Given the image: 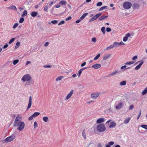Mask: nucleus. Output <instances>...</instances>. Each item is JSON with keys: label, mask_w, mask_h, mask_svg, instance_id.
I'll return each mask as SVG.
<instances>
[{"label": "nucleus", "mask_w": 147, "mask_h": 147, "mask_svg": "<svg viewBox=\"0 0 147 147\" xmlns=\"http://www.w3.org/2000/svg\"><path fill=\"white\" fill-rule=\"evenodd\" d=\"M65 21L63 20H62L59 22L58 24V25L60 26L62 24H63L65 23Z\"/></svg>", "instance_id": "nucleus-46"}, {"label": "nucleus", "mask_w": 147, "mask_h": 147, "mask_svg": "<svg viewBox=\"0 0 147 147\" xmlns=\"http://www.w3.org/2000/svg\"><path fill=\"white\" fill-rule=\"evenodd\" d=\"M32 103V97L30 96L29 97V101L28 104L27 108V110H28L30 109L31 107Z\"/></svg>", "instance_id": "nucleus-8"}, {"label": "nucleus", "mask_w": 147, "mask_h": 147, "mask_svg": "<svg viewBox=\"0 0 147 147\" xmlns=\"http://www.w3.org/2000/svg\"><path fill=\"white\" fill-rule=\"evenodd\" d=\"M101 31L103 34H105V27H102L101 28Z\"/></svg>", "instance_id": "nucleus-34"}, {"label": "nucleus", "mask_w": 147, "mask_h": 147, "mask_svg": "<svg viewBox=\"0 0 147 147\" xmlns=\"http://www.w3.org/2000/svg\"><path fill=\"white\" fill-rule=\"evenodd\" d=\"M34 128H36V127H38V125L36 121H35L34 123Z\"/></svg>", "instance_id": "nucleus-42"}, {"label": "nucleus", "mask_w": 147, "mask_h": 147, "mask_svg": "<svg viewBox=\"0 0 147 147\" xmlns=\"http://www.w3.org/2000/svg\"><path fill=\"white\" fill-rule=\"evenodd\" d=\"M99 94L98 93L92 94L91 95V97L93 99H96L98 96Z\"/></svg>", "instance_id": "nucleus-12"}, {"label": "nucleus", "mask_w": 147, "mask_h": 147, "mask_svg": "<svg viewBox=\"0 0 147 147\" xmlns=\"http://www.w3.org/2000/svg\"><path fill=\"white\" fill-rule=\"evenodd\" d=\"M19 61V60L18 59H16L14 60L13 61V64L14 65L18 63Z\"/></svg>", "instance_id": "nucleus-38"}, {"label": "nucleus", "mask_w": 147, "mask_h": 147, "mask_svg": "<svg viewBox=\"0 0 147 147\" xmlns=\"http://www.w3.org/2000/svg\"><path fill=\"white\" fill-rule=\"evenodd\" d=\"M71 16H69L68 18H66L65 19V20L66 21H68L69 20H71Z\"/></svg>", "instance_id": "nucleus-62"}, {"label": "nucleus", "mask_w": 147, "mask_h": 147, "mask_svg": "<svg viewBox=\"0 0 147 147\" xmlns=\"http://www.w3.org/2000/svg\"><path fill=\"white\" fill-rule=\"evenodd\" d=\"M114 144V142L113 141H111L109 142V145L110 146H111L113 145Z\"/></svg>", "instance_id": "nucleus-53"}, {"label": "nucleus", "mask_w": 147, "mask_h": 147, "mask_svg": "<svg viewBox=\"0 0 147 147\" xmlns=\"http://www.w3.org/2000/svg\"><path fill=\"white\" fill-rule=\"evenodd\" d=\"M48 5H46L44 8V11H48Z\"/></svg>", "instance_id": "nucleus-48"}, {"label": "nucleus", "mask_w": 147, "mask_h": 147, "mask_svg": "<svg viewBox=\"0 0 147 147\" xmlns=\"http://www.w3.org/2000/svg\"><path fill=\"white\" fill-rule=\"evenodd\" d=\"M111 30V29L109 27H107L106 28V31L107 32H110Z\"/></svg>", "instance_id": "nucleus-56"}, {"label": "nucleus", "mask_w": 147, "mask_h": 147, "mask_svg": "<svg viewBox=\"0 0 147 147\" xmlns=\"http://www.w3.org/2000/svg\"><path fill=\"white\" fill-rule=\"evenodd\" d=\"M101 15V14L100 13H99L98 14H96L94 16L96 19H97Z\"/></svg>", "instance_id": "nucleus-39"}, {"label": "nucleus", "mask_w": 147, "mask_h": 147, "mask_svg": "<svg viewBox=\"0 0 147 147\" xmlns=\"http://www.w3.org/2000/svg\"><path fill=\"white\" fill-rule=\"evenodd\" d=\"M16 136L14 134H12L11 136L6 138L3 141L4 143H7L13 140L15 138Z\"/></svg>", "instance_id": "nucleus-3"}, {"label": "nucleus", "mask_w": 147, "mask_h": 147, "mask_svg": "<svg viewBox=\"0 0 147 147\" xmlns=\"http://www.w3.org/2000/svg\"><path fill=\"white\" fill-rule=\"evenodd\" d=\"M24 20V19L23 18H21L19 20V22L22 23L23 22Z\"/></svg>", "instance_id": "nucleus-45"}, {"label": "nucleus", "mask_w": 147, "mask_h": 147, "mask_svg": "<svg viewBox=\"0 0 147 147\" xmlns=\"http://www.w3.org/2000/svg\"><path fill=\"white\" fill-rule=\"evenodd\" d=\"M88 14V13H85L80 18L82 20Z\"/></svg>", "instance_id": "nucleus-27"}, {"label": "nucleus", "mask_w": 147, "mask_h": 147, "mask_svg": "<svg viewBox=\"0 0 147 147\" xmlns=\"http://www.w3.org/2000/svg\"><path fill=\"white\" fill-rule=\"evenodd\" d=\"M100 54L99 53L98 54L94 59V60H96L97 59H98V58L100 56Z\"/></svg>", "instance_id": "nucleus-36"}, {"label": "nucleus", "mask_w": 147, "mask_h": 147, "mask_svg": "<svg viewBox=\"0 0 147 147\" xmlns=\"http://www.w3.org/2000/svg\"><path fill=\"white\" fill-rule=\"evenodd\" d=\"M18 23H16L14 24L13 27V28L15 29L18 26Z\"/></svg>", "instance_id": "nucleus-43"}, {"label": "nucleus", "mask_w": 147, "mask_h": 147, "mask_svg": "<svg viewBox=\"0 0 147 147\" xmlns=\"http://www.w3.org/2000/svg\"><path fill=\"white\" fill-rule=\"evenodd\" d=\"M120 85L121 86H125L126 84V82L125 81H123L120 83Z\"/></svg>", "instance_id": "nucleus-31"}, {"label": "nucleus", "mask_w": 147, "mask_h": 147, "mask_svg": "<svg viewBox=\"0 0 147 147\" xmlns=\"http://www.w3.org/2000/svg\"><path fill=\"white\" fill-rule=\"evenodd\" d=\"M114 48L113 44L111 45L109 47H107L105 50H108Z\"/></svg>", "instance_id": "nucleus-25"}, {"label": "nucleus", "mask_w": 147, "mask_h": 147, "mask_svg": "<svg viewBox=\"0 0 147 147\" xmlns=\"http://www.w3.org/2000/svg\"><path fill=\"white\" fill-rule=\"evenodd\" d=\"M101 66V65L100 64L97 63L92 65V67L96 69L100 68Z\"/></svg>", "instance_id": "nucleus-10"}, {"label": "nucleus", "mask_w": 147, "mask_h": 147, "mask_svg": "<svg viewBox=\"0 0 147 147\" xmlns=\"http://www.w3.org/2000/svg\"><path fill=\"white\" fill-rule=\"evenodd\" d=\"M123 106V103L122 102H120L115 107L117 109L119 110L122 108Z\"/></svg>", "instance_id": "nucleus-9"}, {"label": "nucleus", "mask_w": 147, "mask_h": 147, "mask_svg": "<svg viewBox=\"0 0 147 147\" xmlns=\"http://www.w3.org/2000/svg\"><path fill=\"white\" fill-rule=\"evenodd\" d=\"M130 119V118L128 117L124 121L123 123L125 124H127L129 122Z\"/></svg>", "instance_id": "nucleus-16"}, {"label": "nucleus", "mask_w": 147, "mask_h": 147, "mask_svg": "<svg viewBox=\"0 0 147 147\" xmlns=\"http://www.w3.org/2000/svg\"><path fill=\"white\" fill-rule=\"evenodd\" d=\"M131 36V34L129 33H127L125 36L126 37L128 38V37H129Z\"/></svg>", "instance_id": "nucleus-60"}, {"label": "nucleus", "mask_w": 147, "mask_h": 147, "mask_svg": "<svg viewBox=\"0 0 147 147\" xmlns=\"http://www.w3.org/2000/svg\"><path fill=\"white\" fill-rule=\"evenodd\" d=\"M31 79V77L29 74H26L24 75L22 78L21 80L23 82H25L26 81H30Z\"/></svg>", "instance_id": "nucleus-4"}, {"label": "nucleus", "mask_w": 147, "mask_h": 147, "mask_svg": "<svg viewBox=\"0 0 147 147\" xmlns=\"http://www.w3.org/2000/svg\"><path fill=\"white\" fill-rule=\"evenodd\" d=\"M82 136L85 139L86 138V136L85 132L84 131V130H83L82 133Z\"/></svg>", "instance_id": "nucleus-44"}, {"label": "nucleus", "mask_w": 147, "mask_h": 147, "mask_svg": "<svg viewBox=\"0 0 147 147\" xmlns=\"http://www.w3.org/2000/svg\"><path fill=\"white\" fill-rule=\"evenodd\" d=\"M134 63V61H129L128 62H126L125 63V65H130L131 64H132Z\"/></svg>", "instance_id": "nucleus-35"}, {"label": "nucleus", "mask_w": 147, "mask_h": 147, "mask_svg": "<svg viewBox=\"0 0 147 147\" xmlns=\"http://www.w3.org/2000/svg\"><path fill=\"white\" fill-rule=\"evenodd\" d=\"M82 20L80 18L79 20L76 21V23L77 24L79 23Z\"/></svg>", "instance_id": "nucleus-59"}, {"label": "nucleus", "mask_w": 147, "mask_h": 147, "mask_svg": "<svg viewBox=\"0 0 147 147\" xmlns=\"http://www.w3.org/2000/svg\"><path fill=\"white\" fill-rule=\"evenodd\" d=\"M141 127L144 128L145 129H147V125H142L140 126Z\"/></svg>", "instance_id": "nucleus-41"}, {"label": "nucleus", "mask_w": 147, "mask_h": 147, "mask_svg": "<svg viewBox=\"0 0 147 147\" xmlns=\"http://www.w3.org/2000/svg\"><path fill=\"white\" fill-rule=\"evenodd\" d=\"M42 119L45 122H47L49 121L48 117L47 116L43 117Z\"/></svg>", "instance_id": "nucleus-23"}, {"label": "nucleus", "mask_w": 147, "mask_h": 147, "mask_svg": "<svg viewBox=\"0 0 147 147\" xmlns=\"http://www.w3.org/2000/svg\"><path fill=\"white\" fill-rule=\"evenodd\" d=\"M141 110H140V111L139 113V114L138 116V117H137V119H138L139 118L141 115Z\"/></svg>", "instance_id": "nucleus-55"}, {"label": "nucleus", "mask_w": 147, "mask_h": 147, "mask_svg": "<svg viewBox=\"0 0 147 147\" xmlns=\"http://www.w3.org/2000/svg\"><path fill=\"white\" fill-rule=\"evenodd\" d=\"M55 1H53H53L51 2L49 4V7H51L54 3H55Z\"/></svg>", "instance_id": "nucleus-47"}, {"label": "nucleus", "mask_w": 147, "mask_h": 147, "mask_svg": "<svg viewBox=\"0 0 147 147\" xmlns=\"http://www.w3.org/2000/svg\"><path fill=\"white\" fill-rule=\"evenodd\" d=\"M108 17V16H102L99 19V20H102L104 19L105 18H106Z\"/></svg>", "instance_id": "nucleus-29"}, {"label": "nucleus", "mask_w": 147, "mask_h": 147, "mask_svg": "<svg viewBox=\"0 0 147 147\" xmlns=\"http://www.w3.org/2000/svg\"><path fill=\"white\" fill-rule=\"evenodd\" d=\"M59 3L63 5H65L67 4V2L66 1L62 0L60 1Z\"/></svg>", "instance_id": "nucleus-28"}, {"label": "nucleus", "mask_w": 147, "mask_h": 147, "mask_svg": "<svg viewBox=\"0 0 147 147\" xmlns=\"http://www.w3.org/2000/svg\"><path fill=\"white\" fill-rule=\"evenodd\" d=\"M15 38H11L8 42L9 44H11L12 42H13L15 40Z\"/></svg>", "instance_id": "nucleus-40"}, {"label": "nucleus", "mask_w": 147, "mask_h": 147, "mask_svg": "<svg viewBox=\"0 0 147 147\" xmlns=\"http://www.w3.org/2000/svg\"><path fill=\"white\" fill-rule=\"evenodd\" d=\"M131 3L129 2H126L123 3V7L125 9H128L131 7Z\"/></svg>", "instance_id": "nucleus-5"}, {"label": "nucleus", "mask_w": 147, "mask_h": 147, "mask_svg": "<svg viewBox=\"0 0 147 147\" xmlns=\"http://www.w3.org/2000/svg\"><path fill=\"white\" fill-rule=\"evenodd\" d=\"M96 129L98 132H102L105 131L106 128L104 124L103 123H100L97 126Z\"/></svg>", "instance_id": "nucleus-2"}, {"label": "nucleus", "mask_w": 147, "mask_h": 147, "mask_svg": "<svg viewBox=\"0 0 147 147\" xmlns=\"http://www.w3.org/2000/svg\"><path fill=\"white\" fill-rule=\"evenodd\" d=\"M134 107V106L133 105H130L129 107V110H131L133 109V108Z\"/></svg>", "instance_id": "nucleus-54"}, {"label": "nucleus", "mask_w": 147, "mask_h": 147, "mask_svg": "<svg viewBox=\"0 0 147 147\" xmlns=\"http://www.w3.org/2000/svg\"><path fill=\"white\" fill-rule=\"evenodd\" d=\"M92 41L94 42H96V38L95 37L93 38L92 39Z\"/></svg>", "instance_id": "nucleus-52"}, {"label": "nucleus", "mask_w": 147, "mask_h": 147, "mask_svg": "<svg viewBox=\"0 0 147 147\" xmlns=\"http://www.w3.org/2000/svg\"><path fill=\"white\" fill-rule=\"evenodd\" d=\"M138 58V57L137 56H135L133 57L132 58V60H134L137 59Z\"/></svg>", "instance_id": "nucleus-58"}, {"label": "nucleus", "mask_w": 147, "mask_h": 147, "mask_svg": "<svg viewBox=\"0 0 147 147\" xmlns=\"http://www.w3.org/2000/svg\"><path fill=\"white\" fill-rule=\"evenodd\" d=\"M98 147H102V145L100 143H98L97 145Z\"/></svg>", "instance_id": "nucleus-61"}, {"label": "nucleus", "mask_w": 147, "mask_h": 147, "mask_svg": "<svg viewBox=\"0 0 147 147\" xmlns=\"http://www.w3.org/2000/svg\"><path fill=\"white\" fill-rule=\"evenodd\" d=\"M147 93V87L145 88L144 90L142 92V95H144Z\"/></svg>", "instance_id": "nucleus-22"}, {"label": "nucleus", "mask_w": 147, "mask_h": 147, "mask_svg": "<svg viewBox=\"0 0 147 147\" xmlns=\"http://www.w3.org/2000/svg\"><path fill=\"white\" fill-rule=\"evenodd\" d=\"M20 44V42H18L16 45V46L15 47V49H17L19 47Z\"/></svg>", "instance_id": "nucleus-24"}, {"label": "nucleus", "mask_w": 147, "mask_h": 147, "mask_svg": "<svg viewBox=\"0 0 147 147\" xmlns=\"http://www.w3.org/2000/svg\"><path fill=\"white\" fill-rule=\"evenodd\" d=\"M8 46V45L7 44H6L3 47V48L5 49L7 48Z\"/></svg>", "instance_id": "nucleus-64"}, {"label": "nucleus", "mask_w": 147, "mask_h": 147, "mask_svg": "<svg viewBox=\"0 0 147 147\" xmlns=\"http://www.w3.org/2000/svg\"><path fill=\"white\" fill-rule=\"evenodd\" d=\"M22 117L18 114L16 117L14 123L13 125L15 127H17V129L20 131H21L24 129L25 123L23 121H21Z\"/></svg>", "instance_id": "nucleus-1"}, {"label": "nucleus", "mask_w": 147, "mask_h": 147, "mask_svg": "<svg viewBox=\"0 0 147 147\" xmlns=\"http://www.w3.org/2000/svg\"><path fill=\"white\" fill-rule=\"evenodd\" d=\"M102 3L101 2H98L96 4L97 6H100L102 5Z\"/></svg>", "instance_id": "nucleus-51"}, {"label": "nucleus", "mask_w": 147, "mask_h": 147, "mask_svg": "<svg viewBox=\"0 0 147 147\" xmlns=\"http://www.w3.org/2000/svg\"><path fill=\"white\" fill-rule=\"evenodd\" d=\"M116 125V123L114 122V121H112L111 122V124L109 126V127L110 128H114L115 127Z\"/></svg>", "instance_id": "nucleus-13"}, {"label": "nucleus", "mask_w": 147, "mask_h": 147, "mask_svg": "<svg viewBox=\"0 0 147 147\" xmlns=\"http://www.w3.org/2000/svg\"><path fill=\"white\" fill-rule=\"evenodd\" d=\"M37 14V13L36 11L32 12L31 14V16L33 17H35Z\"/></svg>", "instance_id": "nucleus-21"}, {"label": "nucleus", "mask_w": 147, "mask_h": 147, "mask_svg": "<svg viewBox=\"0 0 147 147\" xmlns=\"http://www.w3.org/2000/svg\"><path fill=\"white\" fill-rule=\"evenodd\" d=\"M114 48H116L118 47L119 46V43L118 42H114L113 44Z\"/></svg>", "instance_id": "nucleus-17"}, {"label": "nucleus", "mask_w": 147, "mask_h": 147, "mask_svg": "<svg viewBox=\"0 0 147 147\" xmlns=\"http://www.w3.org/2000/svg\"><path fill=\"white\" fill-rule=\"evenodd\" d=\"M82 71V69H80L78 71V76L79 77L80 75L81 74Z\"/></svg>", "instance_id": "nucleus-49"}, {"label": "nucleus", "mask_w": 147, "mask_h": 147, "mask_svg": "<svg viewBox=\"0 0 147 147\" xmlns=\"http://www.w3.org/2000/svg\"><path fill=\"white\" fill-rule=\"evenodd\" d=\"M63 78V76H59L56 78V80L57 81H60Z\"/></svg>", "instance_id": "nucleus-30"}, {"label": "nucleus", "mask_w": 147, "mask_h": 147, "mask_svg": "<svg viewBox=\"0 0 147 147\" xmlns=\"http://www.w3.org/2000/svg\"><path fill=\"white\" fill-rule=\"evenodd\" d=\"M104 119L103 118H100L98 119L96 121L97 123H100L104 122Z\"/></svg>", "instance_id": "nucleus-15"}, {"label": "nucleus", "mask_w": 147, "mask_h": 147, "mask_svg": "<svg viewBox=\"0 0 147 147\" xmlns=\"http://www.w3.org/2000/svg\"><path fill=\"white\" fill-rule=\"evenodd\" d=\"M107 8V7L106 6H103L101 7L99 10V11H102L104 9H106Z\"/></svg>", "instance_id": "nucleus-32"}, {"label": "nucleus", "mask_w": 147, "mask_h": 147, "mask_svg": "<svg viewBox=\"0 0 147 147\" xmlns=\"http://www.w3.org/2000/svg\"><path fill=\"white\" fill-rule=\"evenodd\" d=\"M118 71L117 70H116L115 71H114L113 72V73L110 74H109L108 76V77H110L111 76H114L116 74H117L118 73Z\"/></svg>", "instance_id": "nucleus-19"}, {"label": "nucleus", "mask_w": 147, "mask_h": 147, "mask_svg": "<svg viewBox=\"0 0 147 147\" xmlns=\"http://www.w3.org/2000/svg\"><path fill=\"white\" fill-rule=\"evenodd\" d=\"M96 18H95V17H94V16L93 17H92L91 18H90L89 21V22H92V21H93L94 20H96Z\"/></svg>", "instance_id": "nucleus-37"}, {"label": "nucleus", "mask_w": 147, "mask_h": 147, "mask_svg": "<svg viewBox=\"0 0 147 147\" xmlns=\"http://www.w3.org/2000/svg\"><path fill=\"white\" fill-rule=\"evenodd\" d=\"M128 38L125 36L123 38V40L124 42H126Z\"/></svg>", "instance_id": "nucleus-57"}, {"label": "nucleus", "mask_w": 147, "mask_h": 147, "mask_svg": "<svg viewBox=\"0 0 147 147\" xmlns=\"http://www.w3.org/2000/svg\"><path fill=\"white\" fill-rule=\"evenodd\" d=\"M74 90H71L67 95L65 98V100H67L69 99L72 96L74 93Z\"/></svg>", "instance_id": "nucleus-7"}, {"label": "nucleus", "mask_w": 147, "mask_h": 147, "mask_svg": "<svg viewBox=\"0 0 147 147\" xmlns=\"http://www.w3.org/2000/svg\"><path fill=\"white\" fill-rule=\"evenodd\" d=\"M43 67H45V68H50L51 67V66L45 65L43 66Z\"/></svg>", "instance_id": "nucleus-63"}, {"label": "nucleus", "mask_w": 147, "mask_h": 147, "mask_svg": "<svg viewBox=\"0 0 147 147\" xmlns=\"http://www.w3.org/2000/svg\"><path fill=\"white\" fill-rule=\"evenodd\" d=\"M27 14V12L26 10H24L23 12V14L22 15V16L24 17L25 16H26Z\"/></svg>", "instance_id": "nucleus-26"}, {"label": "nucleus", "mask_w": 147, "mask_h": 147, "mask_svg": "<svg viewBox=\"0 0 147 147\" xmlns=\"http://www.w3.org/2000/svg\"><path fill=\"white\" fill-rule=\"evenodd\" d=\"M8 8L11 10H14L15 11L17 10V8L14 5H12L10 7H8Z\"/></svg>", "instance_id": "nucleus-18"}, {"label": "nucleus", "mask_w": 147, "mask_h": 147, "mask_svg": "<svg viewBox=\"0 0 147 147\" xmlns=\"http://www.w3.org/2000/svg\"><path fill=\"white\" fill-rule=\"evenodd\" d=\"M140 7L139 4L137 3H134L133 5V8L134 9H138Z\"/></svg>", "instance_id": "nucleus-14"}, {"label": "nucleus", "mask_w": 147, "mask_h": 147, "mask_svg": "<svg viewBox=\"0 0 147 147\" xmlns=\"http://www.w3.org/2000/svg\"><path fill=\"white\" fill-rule=\"evenodd\" d=\"M40 114V113L38 112H36L34 113L31 116L28 118L29 121L32 120L34 117H36Z\"/></svg>", "instance_id": "nucleus-6"}, {"label": "nucleus", "mask_w": 147, "mask_h": 147, "mask_svg": "<svg viewBox=\"0 0 147 147\" xmlns=\"http://www.w3.org/2000/svg\"><path fill=\"white\" fill-rule=\"evenodd\" d=\"M111 55V54H106L103 57V59L104 60H106Z\"/></svg>", "instance_id": "nucleus-20"}, {"label": "nucleus", "mask_w": 147, "mask_h": 147, "mask_svg": "<svg viewBox=\"0 0 147 147\" xmlns=\"http://www.w3.org/2000/svg\"><path fill=\"white\" fill-rule=\"evenodd\" d=\"M58 22L57 20H54L53 21H52L51 22H49L48 23L49 24H51V23H52L53 24H57Z\"/></svg>", "instance_id": "nucleus-33"}, {"label": "nucleus", "mask_w": 147, "mask_h": 147, "mask_svg": "<svg viewBox=\"0 0 147 147\" xmlns=\"http://www.w3.org/2000/svg\"><path fill=\"white\" fill-rule=\"evenodd\" d=\"M126 66L125 65H124L123 66H122L121 68V69H123V71H125V68H126Z\"/></svg>", "instance_id": "nucleus-50"}, {"label": "nucleus", "mask_w": 147, "mask_h": 147, "mask_svg": "<svg viewBox=\"0 0 147 147\" xmlns=\"http://www.w3.org/2000/svg\"><path fill=\"white\" fill-rule=\"evenodd\" d=\"M143 63L144 61H140V63L135 67V69L136 70L139 69Z\"/></svg>", "instance_id": "nucleus-11"}]
</instances>
